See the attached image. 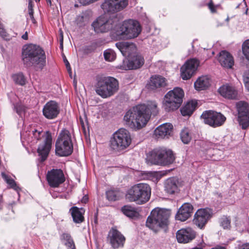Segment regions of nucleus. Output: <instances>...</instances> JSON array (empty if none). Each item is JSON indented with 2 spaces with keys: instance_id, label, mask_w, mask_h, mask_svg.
Listing matches in <instances>:
<instances>
[{
  "instance_id": "1",
  "label": "nucleus",
  "mask_w": 249,
  "mask_h": 249,
  "mask_svg": "<svg viewBox=\"0 0 249 249\" xmlns=\"http://www.w3.org/2000/svg\"><path fill=\"white\" fill-rule=\"evenodd\" d=\"M158 112L157 104L149 101L146 104L138 105L128 110L124 117V121L129 127L140 129L146 124L151 114L156 115Z\"/></svg>"
},
{
  "instance_id": "2",
  "label": "nucleus",
  "mask_w": 249,
  "mask_h": 249,
  "mask_svg": "<svg viewBox=\"0 0 249 249\" xmlns=\"http://www.w3.org/2000/svg\"><path fill=\"white\" fill-rule=\"evenodd\" d=\"M22 61L26 67L34 66L36 70H42L46 65L45 52L39 46L30 44L22 49Z\"/></svg>"
},
{
  "instance_id": "3",
  "label": "nucleus",
  "mask_w": 249,
  "mask_h": 249,
  "mask_svg": "<svg viewBox=\"0 0 249 249\" xmlns=\"http://www.w3.org/2000/svg\"><path fill=\"white\" fill-rule=\"evenodd\" d=\"M171 215L170 210L155 208L152 211L147 217L146 226L155 232L168 224V218Z\"/></svg>"
},
{
  "instance_id": "4",
  "label": "nucleus",
  "mask_w": 249,
  "mask_h": 249,
  "mask_svg": "<svg viewBox=\"0 0 249 249\" xmlns=\"http://www.w3.org/2000/svg\"><path fill=\"white\" fill-rule=\"evenodd\" d=\"M151 196V188L146 183H139L133 185L127 191L126 198L130 202L139 204L147 202Z\"/></svg>"
},
{
  "instance_id": "5",
  "label": "nucleus",
  "mask_w": 249,
  "mask_h": 249,
  "mask_svg": "<svg viewBox=\"0 0 249 249\" xmlns=\"http://www.w3.org/2000/svg\"><path fill=\"white\" fill-rule=\"evenodd\" d=\"M119 89L118 81L112 77L98 76L95 85L96 93L104 98L113 95Z\"/></svg>"
},
{
  "instance_id": "6",
  "label": "nucleus",
  "mask_w": 249,
  "mask_h": 249,
  "mask_svg": "<svg viewBox=\"0 0 249 249\" xmlns=\"http://www.w3.org/2000/svg\"><path fill=\"white\" fill-rule=\"evenodd\" d=\"M175 160L172 150L165 148H156L150 152L147 155L148 163L166 166L173 163Z\"/></svg>"
},
{
  "instance_id": "7",
  "label": "nucleus",
  "mask_w": 249,
  "mask_h": 249,
  "mask_svg": "<svg viewBox=\"0 0 249 249\" xmlns=\"http://www.w3.org/2000/svg\"><path fill=\"white\" fill-rule=\"evenodd\" d=\"M131 141L129 131L125 129L121 128L113 134L110 141V147L115 151H121L130 145Z\"/></svg>"
},
{
  "instance_id": "8",
  "label": "nucleus",
  "mask_w": 249,
  "mask_h": 249,
  "mask_svg": "<svg viewBox=\"0 0 249 249\" xmlns=\"http://www.w3.org/2000/svg\"><path fill=\"white\" fill-rule=\"evenodd\" d=\"M73 151V145L70 132L63 130L55 143V153L59 156H68Z\"/></svg>"
},
{
  "instance_id": "9",
  "label": "nucleus",
  "mask_w": 249,
  "mask_h": 249,
  "mask_svg": "<svg viewBox=\"0 0 249 249\" xmlns=\"http://www.w3.org/2000/svg\"><path fill=\"white\" fill-rule=\"evenodd\" d=\"M141 27L136 20L129 19L124 21L118 27L116 33L117 36L131 39L137 37L141 32Z\"/></svg>"
},
{
  "instance_id": "10",
  "label": "nucleus",
  "mask_w": 249,
  "mask_h": 249,
  "mask_svg": "<svg viewBox=\"0 0 249 249\" xmlns=\"http://www.w3.org/2000/svg\"><path fill=\"white\" fill-rule=\"evenodd\" d=\"M184 96V91L180 88H175L168 91L164 97V107L169 112L178 109L181 105Z\"/></svg>"
},
{
  "instance_id": "11",
  "label": "nucleus",
  "mask_w": 249,
  "mask_h": 249,
  "mask_svg": "<svg viewBox=\"0 0 249 249\" xmlns=\"http://www.w3.org/2000/svg\"><path fill=\"white\" fill-rule=\"evenodd\" d=\"M117 19L103 15L98 17L92 23L91 26L96 33H104L115 29L117 25Z\"/></svg>"
},
{
  "instance_id": "12",
  "label": "nucleus",
  "mask_w": 249,
  "mask_h": 249,
  "mask_svg": "<svg viewBox=\"0 0 249 249\" xmlns=\"http://www.w3.org/2000/svg\"><path fill=\"white\" fill-rule=\"evenodd\" d=\"M201 117L205 124L213 127L221 126L226 120V118L221 113L212 110L203 112Z\"/></svg>"
},
{
  "instance_id": "13",
  "label": "nucleus",
  "mask_w": 249,
  "mask_h": 249,
  "mask_svg": "<svg viewBox=\"0 0 249 249\" xmlns=\"http://www.w3.org/2000/svg\"><path fill=\"white\" fill-rule=\"evenodd\" d=\"M236 107L239 124L245 129L249 126V105L246 102L239 101L236 103Z\"/></svg>"
},
{
  "instance_id": "14",
  "label": "nucleus",
  "mask_w": 249,
  "mask_h": 249,
  "mask_svg": "<svg viewBox=\"0 0 249 249\" xmlns=\"http://www.w3.org/2000/svg\"><path fill=\"white\" fill-rule=\"evenodd\" d=\"M128 5V0H105L101 8L105 13H114L124 9Z\"/></svg>"
},
{
  "instance_id": "15",
  "label": "nucleus",
  "mask_w": 249,
  "mask_h": 249,
  "mask_svg": "<svg viewBox=\"0 0 249 249\" xmlns=\"http://www.w3.org/2000/svg\"><path fill=\"white\" fill-rule=\"evenodd\" d=\"M199 61L195 58L187 60L180 68L181 77L183 80L190 79L195 73L198 66Z\"/></svg>"
},
{
  "instance_id": "16",
  "label": "nucleus",
  "mask_w": 249,
  "mask_h": 249,
  "mask_svg": "<svg viewBox=\"0 0 249 249\" xmlns=\"http://www.w3.org/2000/svg\"><path fill=\"white\" fill-rule=\"evenodd\" d=\"M46 178L49 185L53 188L58 187L65 181L63 172L61 169H53L49 171Z\"/></svg>"
},
{
  "instance_id": "17",
  "label": "nucleus",
  "mask_w": 249,
  "mask_h": 249,
  "mask_svg": "<svg viewBox=\"0 0 249 249\" xmlns=\"http://www.w3.org/2000/svg\"><path fill=\"white\" fill-rule=\"evenodd\" d=\"M52 144V137L49 131H46V136L44 141L40 143L37 150L39 156L41 158V161L46 160L50 153Z\"/></svg>"
},
{
  "instance_id": "18",
  "label": "nucleus",
  "mask_w": 249,
  "mask_h": 249,
  "mask_svg": "<svg viewBox=\"0 0 249 249\" xmlns=\"http://www.w3.org/2000/svg\"><path fill=\"white\" fill-rule=\"evenodd\" d=\"M43 115L48 119L56 118L60 113L59 104L54 101L48 102L43 107Z\"/></svg>"
},
{
  "instance_id": "19",
  "label": "nucleus",
  "mask_w": 249,
  "mask_h": 249,
  "mask_svg": "<svg viewBox=\"0 0 249 249\" xmlns=\"http://www.w3.org/2000/svg\"><path fill=\"white\" fill-rule=\"evenodd\" d=\"M144 63V59L141 54H136L125 62L120 65L119 68L122 70H133L141 68Z\"/></svg>"
},
{
  "instance_id": "20",
  "label": "nucleus",
  "mask_w": 249,
  "mask_h": 249,
  "mask_svg": "<svg viewBox=\"0 0 249 249\" xmlns=\"http://www.w3.org/2000/svg\"><path fill=\"white\" fill-rule=\"evenodd\" d=\"M212 212L208 208L200 209L195 214L194 222L199 228H202L211 217Z\"/></svg>"
},
{
  "instance_id": "21",
  "label": "nucleus",
  "mask_w": 249,
  "mask_h": 249,
  "mask_svg": "<svg viewBox=\"0 0 249 249\" xmlns=\"http://www.w3.org/2000/svg\"><path fill=\"white\" fill-rule=\"evenodd\" d=\"M110 243L113 248L123 247L125 242L124 237L116 229L112 228L108 234Z\"/></svg>"
},
{
  "instance_id": "22",
  "label": "nucleus",
  "mask_w": 249,
  "mask_h": 249,
  "mask_svg": "<svg viewBox=\"0 0 249 249\" xmlns=\"http://www.w3.org/2000/svg\"><path fill=\"white\" fill-rule=\"evenodd\" d=\"M195 232L190 228L182 229L177 233V239L179 243H186L195 237Z\"/></svg>"
},
{
  "instance_id": "23",
  "label": "nucleus",
  "mask_w": 249,
  "mask_h": 249,
  "mask_svg": "<svg viewBox=\"0 0 249 249\" xmlns=\"http://www.w3.org/2000/svg\"><path fill=\"white\" fill-rule=\"evenodd\" d=\"M193 206L188 203L183 204L179 209L176 215V219L184 221L189 218L193 213Z\"/></svg>"
},
{
  "instance_id": "24",
  "label": "nucleus",
  "mask_w": 249,
  "mask_h": 249,
  "mask_svg": "<svg viewBox=\"0 0 249 249\" xmlns=\"http://www.w3.org/2000/svg\"><path fill=\"white\" fill-rule=\"evenodd\" d=\"M116 46L125 57H130L137 50L136 45L133 43L120 42L116 43Z\"/></svg>"
},
{
  "instance_id": "25",
  "label": "nucleus",
  "mask_w": 249,
  "mask_h": 249,
  "mask_svg": "<svg viewBox=\"0 0 249 249\" xmlns=\"http://www.w3.org/2000/svg\"><path fill=\"white\" fill-rule=\"evenodd\" d=\"M173 126L171 124L165 123L160 125L154 131V134L157 138H168L170 136Z\"/></svg>"
},
{
  "instance_id": "26",
  "label": "nucleus",
  "mask_w": 249,
  "mask_h": 249,
  "mask_svg": "<svg viewBox=\"0 0 249 249\" xmlns=\"http://www.w3.org/2000/svg\"><path fill=\"white\" fill-rule=\"evenodd\" d=\"M218 61L222 67L227 69H231L234 63L231 54L226 51H222L219 53Z\"/></svg>"
},
{
  "instance_id": "27",
  "label": "nucleus",
  "mask_w": 249,
  "mask_h": 249,
  "mask_svg": "<svg viewBox=\"0 0 249 249\" xmlns=\"http://www.w3.org/2000/svg\"><path fill=\"white\" fill-rule=\"evenodd\" d=\"M167 85L166 79L162 76L154 75L151 77L149 86L151 89H156L159 88H164Z\"/></svg>"
},
{
  "instance_id": "28",
  "label": "nucleus",
  "mask_w": 249,
  "mask_h": 249,
  "mask_svg": "<svg viewBox=\"0 0 249 249\" xmlns=\"http://www.w3.org/2000/svg\"><path fill=\"white\" fill-rule=\"evenodd\" d=\"M219 93L224 97L234 99L237 97V91L235 88L228 85H223L219 89Z\"/></svg>"
},
{
  "instance_id": "29",
  "label": "nucleus",
  "mask_w": 249,
  "mask_h": 249,
  "mask_svg": "<svg viewBox=\"0 0 249 249\" xmlns=\"http://www.w3.org/2000/svg\"><path fill=\"white\" fill-rule=\"evenodd\" d=\"M69 212L74 223L79 224L84 221V214L85 212L84 208H79L77 207L73 206L70 209Z\"/></svg>"
},
{
  "instance_id": "30",
  "label": "nucleus",
  "mask_w": 249,
  "mask_h": 249,
  "mask_svg": "<svg viewBox=\"0 0 249 249\" xmlns=\"http://www.w3.org/2000/svg\"><path fill=\"white\" fill-rule=\"evenodd\" d=\"M210 86V79L206 76L199 77L194 83L197 90H204Z\"/></svg>"
},
{
  "instance_id": "31",
  "label": "nucleus",
  "mask_w": 249,
  "mask_h": 249,
  "mask_svg": "<svg viewBox=\"0 0 249 249\" xmlns=\"http://www.w3.org/2000/svg\"><path fill=\"white\" fill-rule=\"evenodd\" d=\"M92 17V12L90 10L83 12L77 16L76 21L80 26L84 25L87 23Z\"/></svg>"
},
{
  "instance_id": "32",
  "label": "nucleus",
  "mask_w": 249,
  "mask_h": 249,
  "mask_svg": "<svg viewBox=\"0 0 249 249\" xmlns=\"http://www.w3.org/2000/svg\"><path fill=\"white\" fill-rule=\"evenodd\" d=\"M196 104V101H192L188 102L181 108V114L184 116H190L195 110Z\"/></svg>"
},
{
  "instance_id": "33",
  "label": "nucleus",
  "mask_w": 249,
  "mask_h": 249,
  "mask_svg": "<svg viewBox=\"0 0 249 249\" xmlns=\"http://www.w3.org/2000/svg\"><path fill=\"white\" fill-rule=\"evenodd\" d=\"M165 190L169 194H173L177 192L178 186L176 180L173 178L168 179L165 183Z\"/></svg>"
},
{
  "instance_id": "34",
  "label": "nucleus",
  "mask_w": 249,
  "mask_h": 249,
  "mask_svg": "<svg viewBox=\"0 0 249 249\" xmlns=\"http://www.w3.org/2000/svg\"><path fill=\"white\" fill-rule=\"evenodd\" d=\"M121 192L118 190H110L106 192L107 199L109 201H116L120 199Z\"/></svg>"
},
{
  "instance_id": "35",
  "label": "nucleus",
  "mask_w": 249,
  "mask_h": 249,
  "mask_svg": "<svg viewBox=\"0 0 249 249\" xmlns=\"http://www.w3.org/2000/svg\"><path fill=\"white\" fill-rule=\"evenodd\" d=\"M122 211L124 214L127 217H134L138 216L139 213L135 209L130 206H124L122 208Z\"/></svg>"
},
{
  "instance_id": "36",
  "label": "nucleus",
  "mask_w": 249,
  "mask_h": 249,
  "mask_svg": "<svg viewBox=\"0 0 249 249\" xmlns=\"http://www.w3.org/2000/svg\"><path fill=\"white\" fill-rule=\"evenodd\" d=\"M61 239L65 242V245L70 249H75L74 242L70 234L66 233L62 234Z\"/></svg>"
},
{
  "instance_id": "37",
  "label": "nucleus",
  "mask_w": 249,
  "mask_h": 249,
  "mask_svg": "<svg viewBox=\"0 0 249 249\" xmlns=\"http://www.w3.org/2000/svg\"><path fill=\"white\" fill-rule=\"evenodd\" d=\"M1 176L5 182L10 186V187L16 191L18 194L20 188L17 185L15 180L8 177L3 172L1 173Z\"/></svg>"
},
{
  "instance_id": "38",
  "label": "nucleus",
  "mask_w": 249,
  "mask_h": 249,
  "mask_svg": "<svg viewBox=\"0 0 249 249\" xmlns=\"http://www.w3.org/2000/svg\"><path fill=\"white\" fill-rule=\"evenodd\" d=\"M180 138L182 142L185 144H188L192 139L190 130L187 128H184L180 132Z\"/></svg>"
},
{
  "instance_id": "39",
  "label": "nucleus",
  "mask_w": 249,
  "mask_h": 249,
  "mask_svg": "<svg viewBox=\"0 0 249 249\" xmlns=\"http://www.w3.org/2000/svg\"><path fill=\"white\" fill-rule=\"evenodd\" d=\"M146 178L153 182H158L162 177L161 173L159 172H149L146 174Z\"/></svg>"
},
{
  "instance_id": "40",
  "label": "nucleus",
  "mask_w": 249,
  "mask_h": 249,
  "mask_svg": "<svg viewBox=\"0 0 249 249\" xmlns=\"http://www.w3.org/2000/svg\"><path fill=\"white\" fill-rule=\"evenodd\" d=\"M104 56L105 59L107 61H113L116 58V53L112 49H107L104 51Z\"/></svg>"
},
{
  "instance_id": "41",
  "label": "nucleus",
  "mask_w": 249,
  "mask_h": 249,
  "mask_svg": "<svg viewBox=\"0 0 249 249\" xmlns=\"http://www.w3.org/2000/svg\"><path fill=\"white\" fill-rule=\"evenodd\" d=\"M12 78L14 82L18 84L21 86L25 84L26 79L22 73L14 74Z\"/></svg>"
},
{
  "instance_id": "42",
  "label": "nucleus",
  "mask_w": 249,
  "mask_h": 249,
  "mask_svg": "<svg viewBox=\"0 0 249 249\" xmlns=\"http://www.w3.org/2000/svg\"><path fill=\"white\" fill-rule=\"evenodd\" d=\"M33 137L37 141H44V137L46 136V131L34 129L32 131Z\"/></svg>"
},
{
  "instance_id": "43",
  "label": "nucleus",
  "mask_w": 249,
  "mask_h": 249,
  "mask_svg": "<svg viewBox=\"0 0 249 249\" xmlns=\"http://www.w3.org/2000/svg\"><path fill=\"white\" fill-rule=\"evenodd\" d=\"M242 51L246 58L249 60V39L243 43L242 45Z\"/></svg>"
},
{
  "instance_id": "44",
  "label": "nucleus",
  "mask_w": 249,
  "mask_h": 249,
  "mask_svg": "<svg viewBox=\"0 0 249 249\" xmlns=\"http://www.w3.org/2000/svg\"><path fill=\"white\" fill-rule=\"evenodd\" d=\"M231 220L227 217L223 216L220 219V224L224 229H228L230 227Z\"/></svg>"
},
{
  "instance_id": "45",
  "label": "nucleus",
  "mask_w": 249,
  "mask_h": 249,
  "mask_svg": "<svg viewBox=\"0 0 249 249\" xmlns=\"http://www.w3.org/2000/svg\"><path fill=\"white\" fill-rule=\"evenodd\" d=\"M14 109L16 110L17 114L19 115H21L22 113L25 110V107L23 105L17 103L14 105Z\"/></svg>"
},
{
  "instance_id": "46",
  "label": "nucleus",
  "mask_w": 249,
  "mask_h": 249,
  "mask_svg": "<svg viewBox=\"0 0 249 249\" xmlns=\"http://www.w3.org/2000/svg\"><path fill=\"white\" fill-rule=\"evenodd\" d=\"M59 39L60 42V47L63 48V33L61 29H60L59 31Z\"/></svg>"
},
{
  "instance_id": "47",
  "label": "nucleus",
  "mask_w": 249,
  "mask_h": 249,
  "mask_svg": "<svg viewBox=\"0 0 249 249\" xmlns=\"http://www.w3.org/2000/svg\"><path fill=\"white\" fill-rule=\"evenodd\" d=\"M28 14L32 22L33 23H35L36 20L34 17V10H28Z\"/></svg>"
},
{
  "instance_id": "48",
  "label": "nucleus",
  "mask_w": 249,
  "mask_h": 249,
  "mask_svg": "<svg viewBox=\"0 0 249 249\" xmlns=\"http://www.w3.org/2000/svg\"><path fill=\"white\" fill-rule=\"evenodd\" d=\"M243 80L245 87L247 90L249 91V76L244 77Z\"/></svg>"
},
{
  "instance_id": "49",
  "label": "nucleus",
  "mask_w": 249,
  "mask_h": 249,
  "mask_svg": "<svg viewBox=\"0 0 249 249\" xmlns=\"http://www.w3.org/2000/svg\"><path fill=\"white\" fill-rule=\"evenodd\" d=\"M64 62L65 63V65L66 66V68H67L68 71L69 72H71V67H70V64L69 62H68V61L67 60L66 57H65L64 58Z\"/></svg>"
},
{
  "instance_id": "50",
  "label": "nucleus",
  "mask_w": 249,
  "mask_h": 249,
  "mask_svg": "<svg viewBox=\"0 0 249 249\" xmlns=\"http://www.w3.org/2000/svg\"><path fill=\"white\" fill-rule=\"evenodd\" d=\"M237 249H249V243L243 244L240 245Z\"/></svg>"
},
{
  "instance_id": "51",
  "label": "nucleus",
  "mask_w": 249,
  "mask_h": 249,
  "mask_svg": "<svg viewBox=\"0 0 249 249\" xmlns=\"http://www.w3.org/2000/svg\"><path fill=\"white\" fill-rule=\"evenodd\" d=\"M88 200V197L87 196H83L82 199H81V202L83 203H86Z\"/></svg>"
},
{
  "instance_id": "52",
  "label": "nucleus",
  "mask_w": 249,
  "mask_h": 249,
  "mask_svg": "<svg viewBox=\"0 0 249 249\" xmlns=\"http://www.w3.org/2000/svg\"><path fill=\"white\" fill-rule=\"evenodd\" d=\"M208 6H209V8H210V9L211 10V11L212 12H215L214 7H213V4L212 3H209L208 4Z\"/></svg>"
},
{
  "instance_id": "53",
  "label": "nucleus",
  "mask_w": 249,
  "mask_h": 249,
  "mask_svg": "<svg viewBox=\"0 0 249 249\" xmlns=\"http://www.w3.org/2000/svg\"><path fill=\"white\" fill-rule=\"evenodd\" d=\"M33 10V5L31 1H30L28 4V10Z\"/></svg>"
},
{
  "instance_id": "54",
  "label": "nucleus",
  "mask_w": 249,
  "mask_h": 249,
  "mask_svg": "<svg viewBox=\"0 0 249 249\" xmlns=\"http://www.w3.org/2000/svg\"><path fill=\"white\" fill-rule=\"evenodd\" d=\"M22 38L24 40H27L28 39V33L27 32H26L24 34H23L22 36Z\"/></svg>"
},
{
  "instance_id": "55",
  "label": "nucleus",
  "mask_w": 249,
  "mask_h": 249,
  "mask_svg": "<svg viewBox=\"0 0 249 249\" xmlns=\"http://www.w3.org/2000/svg\"><path fill=\"white\" fill-rule=\"evenodd\" d=\"M211 249H225L223 247L217 246Z\"/></svg>"
},
{
  "instance_id": "56",
  "label": "nucleus",
  "mask_w": 249,
  "mask_h": 249,
  "mask_svg": "<svg viewBox=\"0 0 249 249\" xmlns=\"http://www.w3.org/2000/svg\"><path fill=\"white\" fill-rule=\"evenodd\" d=\"M47 2L49 3L50 5H51V0H46Z\"/></svg>"
},
{
  "instance_id": "57",
  "label": "nucleus",
  "mask_w": 249,
  "mask_h": 249,
  "mask_svg": "<svg viewBox=\"0 0 249 249\" xmlns=\"http://www.w3.org/2000/svg\"><path fill=\"white\" fill-rule=\"evenodd\" d=\"M193 249H202L200 248H194Z\"/></svg>"
},
{
  "instance_id": "58",
  "label": "nucleus",
  "mask_w": 249,
  "mask_h": 249,
  "mask_svg": "<svg viewBox=\"0 0 249 249\" xmlns=\"http://www.w3.org/2000/svg\"><path fill=\"white\" fill-rule=\"evenodd\" d=\"M1 200H2L1 196H0V203H1Z\"/></svg>"
},
{
  "instance_id": "59",
  "label": "nucleus",
  "mask_w": 249,
  "mask_h": 249,
  "mask_svg": "<svg viewBox=\"0 0 249 249\" xmlns=\"http://www.w3.org/2000/svg\"><path fill=\"white\" fill-rule=\"evenodd\" d=\"M36 0V1H40V0Z\"/></svg>"
},
{
  "instance_id": "60",
  "label": "nucleus",
  "mask_w": 249,
  "mask_h": 249,
  "mask_svg": "<svg viewBox=\"0 0 249 249\" xmlns=\"http://www.w3.org/2000/svg\"><path fill=\"white\" fill-rule=\"evenodd\" d=\"M248 178L249 179V174H248Z\"/></svg>"
}]
</instances>
